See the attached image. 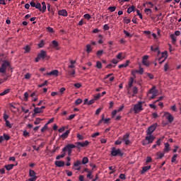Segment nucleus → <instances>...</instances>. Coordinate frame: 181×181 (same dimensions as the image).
Segmentation results:
<instances>
[{"label": "nucleus", "instance_id": "obj_1", "mask_svg": "<svg viewBox=\"0 0 181 181\" xmlns=\"http://www.w3.org/2000/svg\"><path fill=\"white\" fill-rule=\"evenodd\" d=\"M149 136H146L145 140L142 141V145L144 146L146 145H149V144H153V141H155V136L148 134Z\"/></svg>", "mask_w": 181, "mask_h": 181}, {"label": "nucleus", "instance_id": "obj_2", "mask_svg": "<svg viewBox=\"0 0 181 181\" xmlns=\"http://www.w3.org/2000/svg\"><path fill=\"white\" fill-rule=\"evenodd\" d=\"M112 156H124V153L121 151V149H117L115 147H113L111 151Z\"/></svg>", "mask_w": 181, "mask_h": 181}, {"label": "nucleus", "instance_id": "obj_3", "mask_svg": "<svg viewBox=\"0 0 181 181\" xmlns=\"http://www.w3.org/2000/svg\"><path fill=\"white\" fill-rule=\"evenodd\" d=\"M143 104H144V102H139L137 104L134 105V114H138L139 112H141V111L144 110V108H142Z\"/></svg>", "mask_w": 181, "mask_h": 181}, {"label": "nucleus", "instance_id": "obj_4", "mask_svg": "<svg viewBox=\"0 0 181 181\" xmlns=\"http://www.w3.org/2000/svg\"><path fill=\"white\" fill-rule=\"evenodd\" d=\"M11 64L8 61H4L3 64H1V67L0 68V73L5 74L6 73V68L9 67Z\"/></svg>", "mask_w": 181, "mask_h": 181}, {"label": "nucleus", "instance_id": "obj_5", "mask_svg": "<svg viewBox=\"0 0 181 181\" xmlns=\"http://www.w3.org/2000/svg\"><path fill=\"white\" fill-rule=\"evenodd\" d=\"M122 140L123 142H124L125 145H131L132 142H131V140H129V134L126 133L124 136L123 138H122Z\"/></svg>", "mask_w": 181, "mask_h": 181}, {"label": "nucleus", "instance_id": "obj_6", "mask_svg": "<svg viewBox=\"0 0 181 181\" xmlns=\"http://www.w3.org/2000/svg\"><path fill=\"white\" fill-rule=\"evenodd\" d=\"M156 128H158V124H153L150 126L147 129V135H152Z\"/></svg>", "mask_w": 181, "mask_h": 181}, {"label": "nucleus", "instance_id": "obj_7", "mask_svg": "<svg viewBox=\"0 0 181 181\" xmlns=\"http://www.w3.org/2000/svg\"><path fill=\"white\" fill-rule=\"evenodd\" d=\"M164 117H165V119H168L169 124H172L173 122V119H175V117H173L172 114L168 112H164Z\"/></svg>", "mask_w": 181, "mask_h": 181}, {"label": "nucleus", "instance_id": "obj_8", "mask_svg": "<svg viewBox=\"0 0 181 181\" xmlns=\"http://www.w3.org/2000/svg\"><path fill=\"white\" fill-rule=\"evenodd\" d=\"M74 148H76V145L73 144H67L63 149V152L66 153L67 151H72V149H74Z\"/></svg>", "mask_w": 181, "mask_h": 181}, {"label": "nucleus", "instance_id": "obj_9", "mask_svg": "<svg viewBox=\"0 0 181 181\" xmlns=\"http://www.w3.org/2000/svg\"><path fill=\"white\" fill-rule=\"evenodd\" d=\"M148 59H149L148 55H144L142 59V64L143 66H146V67H149V66H151V63L148 62Z\"/></svg>", "mask_w": 181, "mask_h": 181}, {"label": "nucleus", "instance_id": "obj_10", "mask_svg": "<svg viewBox=\"0 0 181 181\" xmlns=\"http://www.w3.org/2000/svg\"><path fill=\"white\" fill-rule=\"evenodd\" d=\"M37 55L40 59H42V60H45V59H48L49 57L47 56V53L45 50H41L40 53H39Z\"/></svg>", "mask_w": 181, "mask_h": 181}, {"label": "nucleus", "instance_id": "obj_11", "mask_svg": "<svg viewBox=\"0 0 181 181\" xmlns=\"http://www.w3.org/2000/svg\"><path fill=\"white\" fill-rule=\"evenodd\" d=\"M167 57H168V52H163L161 58H159V59H158L159 64H162V63H163V62H165V60H166Z\"/></svg>", "mask_w": 181, "mask_h": 181}, {"label": "nucleus", "instance_id": "obj_12", "mask_svg": "<svg viewBox=\"0 0 181 181\" xmlns=\"http://www.w3.org/2000/svg\"><path fill=\"white\" fill-rule=\"evenodd\" d=\"M158 93H159V91L156 90V86H153L148 90V94H152L153 95H158Z\"/></svg>", "mask_w": 181, "mask_h": 181}, {"label": "nucleus", "instance_id": "obj_13", "mask_svg": "<svg viewBox=\"0 0 181 181\" xmlns=\"http://www.w3.org/2000/svg\"><path fill=\"white\" fill-rule=\"evenodd\" d=\"M58 15H59V16H64L66 18V16H68L69 13H67V11L66 9H62L58 11Z\"/></svg>", "mask_w": 181, "mask_h": 181}, {"label": "nucleus", "instance_id": "obj_14", "mask_svg": "<svg viewBox=\"0 0 181 181\" xmlns=\"http://www.w3.org/2000/svg\"><path fill=\"white\" fill-rule=\"evenodd\" d=\"M80 165H83L81 161H80L79 160H76L74 163V166H75V170H80V169H81L80 167Z\"/></svg>", "mask_w": 181, "mask_h": 181}, {"label": "nucleus", "instance_id": "obj_15", "mask_svg": "<svg viewBox=\"0 0 181 181\" xmlns=\"http://www.w3.org/2000/svg\"><path fill=\"white\" fill-rule=\"evenodd\" d=\"M52 47H53L54 49H56V50H59V42L57 40H53L52 42V45H51Z\"/></svg>", "mask_w": 181, "mask_h": 181}, {"label": "nucleus", "instance_id": "obj_16", "mask_svg": "<svg viewBox=\"0 0 181 181\" xmlns=\"http://www.w3.org/2000/svg\"><path fill=\"white\" fill-rule=\"evenodd\" d=\"M55 165L58 168H63V166H64V165H65V163H64V161L57 160V161H55Z\"/></svg>", "mask_w": 181, "mask_h": 181}, {"label": "nucleus", "instance_id": "obj_17", "mask_svg": "<svg viewBox=\"0 0 181 181\" xmlns=\"http://www.w3.org/2000/svg\"><path fill=\"white\" fill-rule=\"evenodd\" d=\"M47 76H59V71L58 70H53L50 72L47 73Z\"/></svg>", "mask_w": 181, "mask_h": 181}, {"label": "nucleus", "instance_id": "obj_18", "mask_svg": "<svg viewBox=\"0 0 181 181\" xmlns=\"http://www.w3.org/2000/svg\"><path fill=\"white\" fill-rule=\"evenodd\" d=\"M164 145H165V148L163 149L164 153H168L169 151H170V145L169 144V143H165Z\"/></svg>", "mask_w": 181, "mask_h": 181}, {"label": "nucleus", "instance_id": "obj_19", "mask_svg": "<svg viewBox=\"0 0 181 181\" xmlns=\"http://www.w3.org/2000/svg\"><path fill=\"white\" fill-rule=\"evenodd\" d=\"M69 134H70V130H66L60 136V138H62V139H66L69 136Z\"/></svg>", "mask_w": 181, "mask_h": 181}, {"label": "nucleus", "instance_id": "obj_20", "mask_svg": "<svg viewBox=\"0 0 181 181\" xmlns=\"http://www.w3.org/2000/svg\"><path fill=\"white\" fill-rule=\"evenodd\" d=\"M151 165H147V166H144L142 168V170H141V175H144V173H145V172H148V170H149V169H151Z\"/></svg>", "mask_w": 181, "mask_h": 181}, {"label": "nucleus", "instance_id": "obj_21", "mask_svg": "<svg viewBox=\"0 0 181 181\" xmlns=\"http://www.w3.org/2000/svg\"><path fill=\"white\" fill-rule=\"evenodd\" d=\"M156 159H162V158H163V156H165V153H160V152H157L156 154Z\"/></svg>", "mask_w": 181, "mask_h": 181}, {"label": "nucleus", "instance_id": "obj_22", "mask_svg": "<svg viewBox=\"0 0 181 181\" xmlns=\"http://www.w3.org/2000/svg\"><path fill=\"white\" fill-rule=\"evenodd\" d=\"M29 176L30 177H37V176H36V172H35V170H29Z\"/></svg>", "mask_w": 181, "mask_h": 181}, {"label": "nucleus", "instance_id": "obj_23", "mask_svg": "<svg viewBox=\"0 0 181 181\" xmlns=\"http://www.w3.org/2000/svg\"><path fill=\"white\" fill-rule=\"evenodd\" d=\"M133 84H134V78L131 77L129 80L128 90H129V88H132Z\"/></svg>", "mask_w": 181, "mask_h": 181}, {"label": "nucleus", "instance_id": "obj_24", "mask_svg": "<svg viewBox=\"0 0 181 181\" xmlns=\"http://www.w3.org/2000/svg\"><path fill=\"white\" fill-rule=\"evenodd\" d=\"M13 166H15V164H8L6 165L4 168L6 170H12V169H13Z\"/></svg>", "mask_w": 181, "mask_h": 181}, {"label": "nucleus", "instance_id": "obj_25", "mask_svg": "<svg viewBox=\"0 0 181 181\" xmlns=\"http://www.w3.org/2000/svg\"><path fill=\"white\" fill-rule=\"evenodd\" d=\"M129 66V61H127L125 64L119 65V69H124V67H128Z\"/></svg>", "mask_w": 181, "mask_h": 181}, {"label": "nucleus", "instance_id": "obj_26", "mask_svg": "<svg viewBox=\"0 0 181 181\" xmlns=\"http://www.w3.org/2000/svg\"><path fill=\"white\" fill-rule=\"evenodd\" d=\"M88 144H90V142H88V141L86 140V141H85L83 142L79 143V145H81V148H84L85 146H88Z\"/></svg>", "mask_w": 181, "mask_h": 181}, {"label": "nucleus", "instance_id": "obj_27", "mask_svg": "<svg viewBox=\"0 0 181 181\" xmlns=\"http://www.w3.org/2000/svg\"><path fill=\"white\" fill-rule=\"evenodd\" d=\"M170 37L173 45H176V35H175V34H171Z\"/></svg>", "mask_w": 181, "mask_h": 181}, {"label": "nucleus", "instance_id": "obj_28", "mask_svg": "<svg viewBox=\"0 0 181 181\" xmlns=\"http://www.w3.org/2000/svg\"><path fill=\"white\" fill-rule=\"evenodd\" d=\"M33 111L35 114H42V112H43V110H41L40 107L34 108Z\"/></svg>", "mask_w": 181, "mask_h": 181}, {"label": "nucleus", "instance_id": "obj_29", "mask_svg": "<svg viewBox=\"0 0 181 181\" xmlns=\"http://www.w3.org/2000/svg\"><path fill=\"white\" fill-rule=\"evenodd\" d=\"M135 11V6H132L127 8V13H131V12H134Z\"/></svg>", "mask_w": 181, "mask_h": 181}, {"label": "nucleus", "instance_id": "obj_30", "mask_svg": "<svg viewBox=\"0 0 181 181\" xmlns=\"http://www.w3.org/2000/svg\"><path fill=\"white\" fill-rule=\"evenodd\" d=\"M11 91L10 88L6 89L4 91L0 93L1 96L6 95V94H8V93Z\"/></svg>", "mask_w": 181, "mask_h": 181}, {"label": "nucleus", "instance_id": "obj_31", "mask_svg": "<svg viewBox=\"0 0 181 181\" xmlns=\"http://www.w3.org/2000/svg\"><path fill=\"white\" fill-rule=\"evenodd\" d=\"M64 156H66V153H64V151H63L62 150V155H59L56 157V159L57 160H59V159H60L61 158H64Z\"/></svg>", "mask_w": 181, "mask_h": 181}, {"label": "nucleus", "instance_id": "obj_32", "mask_svg": "<svg viewBox=\"0 0 181 181\" xmlns=\"http://www.w3.org/2000/svg\"><path fill=\"white\" fill-rule=\"evenodd\" d=\"M16 105V103H9V107L10 110L12 111V110H16V107H15Z\"/></svg>", "mask_w": 181, "mask_h": 181}, {"label": "nucleus", "instance_id": "obj_33", "mask_svg": "<svg viewBox=\"0 0 181 181\" xmlns=\"http://www.w3.org/2000/svg\"><path fill=\"white\" fill-rule=\"evenodd\" d=\"M82 165H86V163L88 162V158L83 157L82 159V161H81Z\"/></svg>", "mask_w": 181, "mask_h": 181}, {"label": "nucleus", "instance_id": "obj_34", "mask_svg": "<svg viewBox=\"0 0 181 181\" xmlns=\"http://www.w3.org/2000/svg\"><path fill=\"white\" fill-rule=\"evenodd\" d=\"M122 144V138L119 137L115 142V145H121Z\"/></svg>", "mask_w": 181, "mask_h": 181}, {"label": "nucleus", "instance_id": "obj_35", "mask_svg": "<svg viewBox=\"0 0 181 181\" xmlns=\"http://www.w3.org/2000/svg\"><path fill=\"white\" fill-rule=\"evenodd\" d=\"M165 139V136H163L162 138H160L157 141H156V145L157 146H160V144L162 141Z\"/></svg>", "mask_w": 181, "mask_h": 181}, {"label": "nucleus", "instance_id": "obj_36", "mask_svg": "<svg viewBox=\"0 0 181 181\" xmlns=\"http://www.w3.org/2000/svg\"><path fill=\"white\" fill-rule=\"evenodd\" d=\"M151 52H158V50H159V47L158 46H151Z\"/></svg>", "mask_w": 181, "mask_h": 181}, {"label": "nucleus", "instance_id": "obj_37", "mask_svg": "<svg viewBox=\"0 0 181 181\" xmlns=\"http://www.w3.org/2000/svg\"><path fill=\"white\" fill-rule=\"evenodd\" d=\"M42 121V119L37 117L36 118L35 121L34 122L35 125H39L40 124V122Z\"/></svg>", "mask_w": 181, "mask_h": 181}, {"label": "nucleus", "instance_id": "obj_38", "mask_svg": "<svg viewBox=\"0 0 181 181\" xmlns=\"http://www.w3.org/2000/svg\"><path fill=\"white\" fill-rule=\"evenodd\" d=\"M144 12L146 15H151V13H152V10L151 8H145Z\"/></svg>", "mask_w": 181, "mask_h": 181}, {"label": "nucleus", "instance_id": "obj_39", "mask_svg": "<svg viewBox=\"0 0 181 181\" xmlns=\"http://www.w3.org/2000/svg\"><path fill=\"white\" fill-rule=\"evenodd\" d=\"M3 136L4 138V141H9V139H11V136L6 134H4Z\"/></svg>", "mask_w": 181, "mask_h": 181}, {"label": "nucleus", "instance_id": "obj_40", "mask_svg": "<svg viewBox=\"0 0 181 181\" xmlns=\"http://www.w3.org/2000/svg\"><path fill=\"white\" fill-rule=\"evenodd\" d=\"M96 67L97 69H103V64H101V62L98 61L96 62Z\"/></svg>", "mask_w": 181, "mask_h": 181}, {"label": "nucleus", "instance_id": "obj_41", "mask_svg": "<svg viewBox=\"0 0 181 181\" xmlns=\"http://www.w3.org/2000/svg\"><path fill=\"white\" fill-rule=\"evenodd\" d=\"M81 103H83V100L78 98L76 101H75V105H80V104H81Z\"/></svg>", "mask_w": 181, "mask_h": 181}, {"label": "nucleus", "instance_id": "obj_42", "mask_svg": "<svg viewBox=\"0 0 181 181\" xmlns=\"http://www.w3.org/2000/svg\"><path fill=\"white\" fill-rule=\"evenodd\" d=\"M132 91H133V97H134V95L138 93V88L136 86H134L132 88Z\"/></svg>", "mask_w": 181, "mask_h": 181}, {"label": "nucleus", "instance_id": "obj_43", "mask_svg": "<svg viewBox=\"0 0 181 181\" xmlns=\"http://www.w3.org/2000/svg\"><path fill=\"white\" fill-rule=\"evenodd\" d=\"M36 9H38L39 11H42V4L40 3H37L35 4Z\"/></svg>", "mask_w": 181, "mask_h": 181}, {"label": "nucleus", "instance_id": "obj_44", "mask_svg": "<svg viewBox=\"0 0 181 181\" xmlns=\"http://www.w3.org/2000/svg\"><path fill=\"white\" fill-rule=\"evenodd\" d=\"M5 122H6V127H7L8 128H12V124H11L9 120H6Z\"/></svg>", "mask_w": 181, "mask_h": 181}, {"label": "nucleus", "instance_id": "obj_45", "mask_svg": "<svg viewBox=\"0 0 181 181\" xmlns=\"http://www.w3.org/2000/svg\"><path fill=\"white\" fill-rule=\"evenodd\" d=\"M176 158H177V154H174L171 159L172 163H175L176 162Z\"/></svg>", "mask_w": 181, "mask_h": 181}, {"label": "nucleus", "instance_id": "obj_46", "mask_svg": "<svg viewBox=\"0 0 181 181\" xmlns=\"http://www.w3.org/2000/svg\"><path fill=\"white\" fill-rule=\"evenodd\" d=\"M103 53H104V50H98L96 52V54L98 56V57H101V56H103Z\"/></svg>", "mask_w": 181, "mask_h": 181}, {"label": "nucleus", "instance_id": "obj_47", "mask_svg": "<svg viewBox=\"0 0 181 181\" xmlns=\"http://www.w3.org/2000/svg\"><path fill=\"white\" fill-rule=\"evenodd\" d=\"M83 18L88 21H90L91 19V16L89 13H86L83 16Z\"/></svg>", "mask_w": 181, "mask_h": 181}, {"label": "nucleus", "instance_id": "obj_48", "mask_svg": "<svg viewBox=\"0 0 181 181\" xmlns=\"http://www.w3.org/2000/svg\"><path fill=\"white\" fill-rule=\"evenodd\" d=\"M115 9H117V7L115 6H110L107 10L110 11L111 12H115Z\"/></svg>", "mask_w": 181, "mask_h": 181}, {"label": "nucleus", "instance_id": "obj_49", "mask_svg": "<svg viewBox=\"0 0 181 181\" xmlns=\"http://www.w3.org/2000/svg\"><path fill=\"white\" fill-rule=\"evenodd\" d=\"M25 49V53H29V52H30V47H29V45L25 46V47H24Z\"/></svg>", "mask_w": 181, "mask_h": 181}, {"label": "nucleus", "instance_id": "obj_50", "mask_svg": "<svg viewBox=\"0 0 181 181\" xmlns=\"http://www.w3.org/2000/svg\"><path fill=\"white\" fill-rule=\"evenodd\" d=\"M123 32H124V35H126V36L127 37H132V35H131L128 31L124 30Z\"/></svg>", "mask_w": 181, "mask_h": 181}, {"label": "nucleus", "instance_id": "obj_51", "mask_svg": "<svg viewBox=\"0 0 181 181\" xmlns=\"http://www.w3.org/2000/svg\"><path fill=\"white\" fill-rule=\"evenodd\" d=\"M136 73H139V74H144V68H139V70L136 71Z\"/></svg>", "mask_w": 181, "mask_h": 181}, {"label": "nucleus", "instance_id": "obj_52", "mask_svg": "<svg viewBox=\"0 0 181 181\" xmlns=\"http://www.w3.org/2000/svg\"><path fill=\"white\" fill-rule=\"evenodd\" d=\"M86 52H87V53H90L91 52V45H86Z\"/></svg>", "mask_w": 181, "mask_h": 181}, {"label": "nucleus", "instance_id": "obj_53", "mask_svg": "<svg viewBox=\"0 0 181 181\" xmlns=\"http://www.w3.org/2000/svg\"><path fill=\"white\" fill-rule=\"evenodd\" d=\"M44 46H45V41L44 40H41L40 42L38 44V47H40V49H41Z\"/></svg>", "mask_w": 181, "mask_h": 181}, {"label": "nucleus", "instance_id": "obj_54", "mask_svg": "<svg viewBox=\"0 0 181 181\" xmlns=\"http://www.w3.org/2000/svg\"><path fill=\"white\" fill-rule=\"evenodd\" d=\"M69 76L71 77H74V74H76V70L74 69V70H72V71H69Z\"/></svg>", "mask_w": 181, "mask_h": 181}, {"label": "nucleus", "instance_id": "obj_55", "mask_svg": "<svg viewBox=\"0 0 181 181\" xmlns=\"http://www.w3.org/2000/svg\"><path fill=\"white\" fill-rule=\"evenodd\" d=\"M123 21H124V23H127V24H128L131 22V20L127 18V17H124Z\"/></svg>", "mask_w": 181, "mask_h": 181}, {"label": "nucleus", "instance_id": "obj_56", "mask_svg": "<svg viewBox=\"0 0 181 181\" xmlns=\"http://www.w3.org/2000/svg\"><path fill=\"white\" fill-rule=\"evenodd\" d=\"M28 98H29V93L28 92H25L24 93V100L25 101H27L28 100Z\"/></svg>", "mask_w": 181, "mask_h": 181}, {"label": "nucleus", "instance_id": "obj_57", "mask_svg": "<svg viewBox=\"0 0 181 181\" xmlns=\"http://www.w3.org/2000/svg\"><path fill=\"white\" fill-rule=\"evenodd\" d=\"M76 136H77L78 139H79V141H83L84 139V136H83V135H81L80 134H78Z\"/></svg>", "mask_w": 181, "mask_h": 181}, {"label": "nucleus", "instance_id": "obj_58", "mask_svg": "<svg viewBox=\"0 0 181 181\" xmlns=\"http://www.w3.org/2000/svg\"><path fill=\"white\" fill-rule=\"evenodd\" d=\"M99 98H101V93H98L94 96V100H99Z\"/></svg>", "mask_w": 181, "mask_h": 181}, {"label": "nucleus", "instance_id": "obj_59", "mask_svg": "<svg viewBox=\"0 0 181 181\" xmlns=\"http://www.w3.org/2000/svg\"><path fill=\"white\" fill-rule=\"evenodd\" d=\"M47 130V124H46L42 129L41 132H45V131Z\"/></svg>", "mask_w": 181, "mask_h": 181}, {"label": "nucleus", "instance_id": "obj_60", "mask_svg": "<svg viewBox=\"0 0 181 181\" xmlns=\"http://www.w3.org/2000/svg\"><path fill=\"white\" fill-rule=\"evenodd\" d=\"M117 112H118V110H115L112 112V118H114V117H115V115H117Z\"/></svg>", "mask_w": 181, "mask_h": 181}, {"label": "nucleus", "instance_id": "obj_61", "mask_svg": "<svg viewBox=\"0 0 181 181\" xmlns=\"http://www.w3.org/2000/svg\"><path fill=\"white\" fill-rule=\"evenodd\" d=\"M37 180V177H31L30 178H29L28 180H27L26 181H36Z\"/></svg>", "mask_w": 181, "mask_h": 181}, {"label": "nucleus", "instance_id": "obj_62", "mask_svg": "<svg viewBox=\"0 0 181 181\" xmlns=\"http://www.w3.org/2000/svg\"><path fill=\"white\" fill-rule=\"evenodd\" d=\"M74 87H76V88H80L81 87V83H76L74 84Z\"/></svg>", "mask_w": 181, "mask_h": 181}, {"label": "nucleus", "instance_id": "obj_63", "mask_svg": "<svg viewBox=\"0 0 181 181\" xmlns=\"http://www.w3.org/2000/svg\"><path fill=\"white\" fill-rule=\"evenodd\" d=\"M100 132H96L92 134V138H97V136H99Z\"/></svg>", "mask_w": 181, "mask_h": 181}, {"label": "nucleus", "instance_id": "obj_64", "mask_svg": "<svg viewBox=\"0 0 181 181\" xmlns=\"http://www.w3.org/2000/svg\"><path fill=\"white\" fill-rule=\"evenodd\" d=\"M168 70H169V64H165L164 65V71H167Z\"/></svg>", "mask_w": 181, "mask_h": 181}]
</instances>
